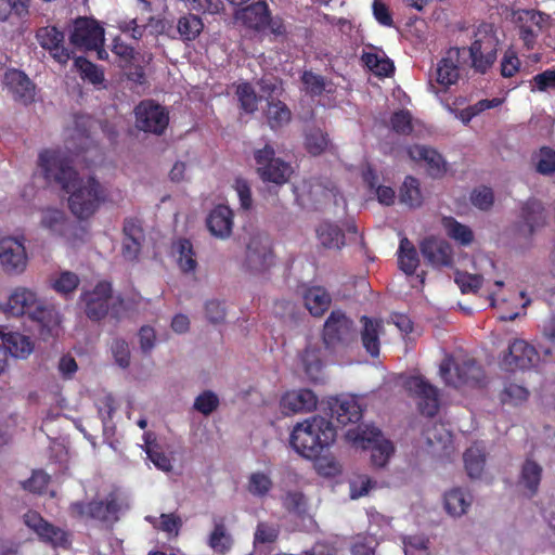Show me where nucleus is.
Segmentation results:
<instances>
[{
	"label": "nucleus",
	"instance_id": "47",
	"mask_svg": "<svg viewBox=\"0 0 555 555\" xmlns=\"http://www.w3.org/2000/svg\"><path fill=\"white\" fill-rule=\"evenodd\" d=\"M272 488L273 482L269 475L262 472H256L249 476L247 490L254 496L263 498Z\"/></svg>",
	"mask_w": 555,
	"mask_h": 555
},
{
	"label": "nucleus",
	"instance_id": "46",
	"mask_svg": "<svg viewBox=\"0 0 555 555\" xmlns=\"http://www.w3.org/2000/svg\"><path fill=\"white\" fill-rule=\"evenodd\" d=\"M361 60L363 64L379 76H389L393 73V63L375 52H363Z\"/></svg>",
	"mask_w": 555,
	"mask_h": 555
},
{
	"label": "nucleus",
	"instance_id": "43",
	"mask_svg": "<svg viewBox=\"0 0 555 555\" xmlns=\"http://www.w3.org/2000/svg\"><path fill=\"white\" fill-rule=\"evenodd\" d=\"M235 94L244 113L254 114L258 109L259 98L249 82L237 85Z\"/></svg>",
	"mask_w": 555,
	"mask_h": 555
},
{
	"label": "nucleus",
	"instance_id": "12",
	"mask_svg": "<svg viewBox=\"0 0 555 555\" xmlns=\"http://www.w3.org/2000/svg\"><path fill=\"white\" fill-rule=\"evenodd\" d=\"M24 522L37 533L40 541L53 547L67 548L70 545L67 531L49 522L35 511H29L24 515Z\"/></svg>",
	"mask_w": 555,
	"mask_h": 555
},
{
	"label": "nucleus",
	"instance_id": "2",
	"mask_svg": "<svg viewBox=\"0 0 555 555\" xmlns=\"http://www.w3.org/2000/svg\"><path fill=\"white\" fill-rule=\"evenodd\" d=\"M335 438L336 429L332 422L314 415L294 426L289 443L302 457L317 460L328 450Z\"/></svg>",
	"mask_w": 555,
	"mask_h": 555
},
{
	"label": "nucleus",
	"instance_id": "18",
	"mask_svg": "<svg viewBox=\"0 0 555 555\" xmlns=\"http://www.w3.org/2000/svg\"><path fill=\"white\" fill-rule=\"evenodd\" d=\"M538 359L535 349L522 339H515L508 346V352L502 360L507 371L530 369Z\"/></svg>",
	"mask_w": 555,
	"mask_h": 555
},
{
	"label": "nucleus",
	"instance_id": "38",
	"mask_svg": "<svg viewBox=\"0 0 555 555\" xmlns=\"http://www.w3.org/2000/svg\"><path fill=\"white\" fill-rule=\"evenodd\" d=\"M399 201L411 208H417L423 204L421 183L415 177H405L399 190Z\"/></svg>",
	"mask_w": 555,
	"mask_h": 555
},
{
	"label": "nucleus",
	"instance_id": "1",
	"mask_svg": "<svg viewBox=\"0 0 555 555\" xmlns=\"http://www.w3.org/2000/svg\"><path fill=\"white\" fill-rule=\"evenodd\" d=\"M38 165L47 180L55 181L69 193L68 206L78 219H89L106 201V189L94 177L80 178L72 160L60 151H42L39 154Z\"/></svg>",
	"mask_w": 555,
	"mask_h": 555
},
{
	"label": "nucleus",
	"instance_id": "22",
	"mask_svg": "<svg viewBox=\"0 0 555 555\" xmlns=\"http://www.w3.org/2000/svg\"><path fill=\"white\" fill-rule=\"evenodd\" d=\"M519 218L530 236L547 224V211L543 203L535 197H530L521 204Z\"/></svg>",
	"mask_w": 555,
	"mask_h": 555
},
{
	"label": "nucleus",
	"instance_id": "9",
	"mask_svg": "<svg viewBox=\"0 0 555 555\" xmlns=\"http://www.w3.org/2000/svg\"><path fill=\"white\" fill-rule=\"evenodd\" d=\"M275 263L272 241L268 234L250 236L246 246L245 267L254 273H263Z\"/></svg>",
	"mask_w": 555,
	"mask_h": 555
},
{
	"label": "nucleus",
	"instance_id": "30",
	"mask_svg": "<svg viewBox=\"0 0 555 555\" xmlns=\"http://www.w3.org/2000/svg\"><path fill=\"white\" fill-rule=\"evenodd\" d=\"M40 225L48 230L51 235L66 237L72 222L61 209L47 208L42 210Z\"/></svg>",
	"mask_w": 555,
	"mask_h": 555
},
{
	"label": "nucleus",
	"instance_id": "41",
	"mask_svg": "<svg viewBox=\"0 0 555 555\" xmlns=\"http://www.w3.org/2000/svg\"><path fill=\"white\" fill-rule=\"evenodd\" d=\"M331 144L328 134L320 128H311L305 134V147L312 156L323 154Z\"/></svg>",
	"mask_w": 555,
	"mask_h": 555
},
{
	"label": "nucleus",
	"instance_id": "58",
	"mask_svg": "<svg viewBox=\"0 0 555 555\" xmlns=\"http://www.w3.org/2000/svg\"><path fill=\"white\" fill-rule=\"evenodd\" d=\"M50 482V476L43 470H35L30 478L23 482V487L25 490H28L33 493L41 494L43 493Z\"/></svg>",
	"mask_w": 555,
	"mask_h": 555
},
{
	"label": "nucleus",
	"instance_id": "52",
	"mask_svg": "<svg viewBox=\"0 0 555 555\" xmlns=\"http://www.w3.org/2000/svg\"><path fill=\"white\" fill-rule=\"evenodd\" d=\"M79 282L80 280L76 273L70 271H63L59 278L54 280L53 288L59 294L68 296L77 289Z\"/></svg>",
	"mask_w": 555,
	"mask_h": 555
},
{
	"label": "nucleus",
	"instance_id": "55",
	"mask_svg": "<svg viewBox=\"0 0 555 555\" xmlns=\"http://www.w3.org/2000/svg\"><path fill=\"white\" fill-rule=\"evenodd\" d=\"M424 435L431 447L439 444L446 448L452 440L451 433L444 428L443 424H434L425 430Z\"/></svg>",
	"mask_w": 555,
	"mask_h": 555
},
{
	"label": "nucleus",
	"instance_id": "54",
	"mask_svg": "<svg viewBox=\"0 0 555 555\" xmlns=\"http://www.w3.org/2000/svg\"><path fill=\"white\" fill-rule=\"evenodd\" d=\"M521 62L517 55V52L508 48L501 60L500 73L504 78L514 77L520 69Z\"/></svg>",
	"mask_w": 555,
	"mask_h": 555
},
{
	"label": "nucleus",
	"instance_id": "26",
	"mask_svg": "<svg viewBox=\"0 0 555 555\" xmlns=\"http://www.w3.org/2000/svg\"><path fill=\"white\" fill-rule=\"evenodd\" d=\"M421 253L433 267H450L452 264V250L446 241L427 237L421 243Z\"/></svg>",
	"mask_w": 555,
	"mask_h": 555
},
{
	"label": "nucleus",
	"instance_id": "33",
	"mask_svg": "<svg viewBox=\"0 0 555 555\" xmlns=\"http://www.w3.org/2000/svg\"><path fill=\"white\" fill-rule=\"evenodd\" d=\"M214 529L208 538V545L219 554L228 553L232 545V535L228 532L224 517H214Z\"/></svg>",
	"mask_w": 555,
	"mask_h": 555
},
{
	"label": "nucleus",
	"instance_id": "45",
	"mask_svg": "<svg viewBox=\"0 0 555 555\" xmlns=\"http://www.w3.org/2000/svg\"><path fill=\"white\" fill-rule=\"evenodd\" d=\"M443 225L448 235L461 245L467 246L474 241V234L470 228L460 223L454 218H444Z\"/></svg>",
	"mask_w": 555,
	"mask_h": 555
},
{
	"label": "nucleus",
	"instance_id": "61",
	"mask_svg": "<svg viewBox=\"0 0 555 555\" xmlns=\"http://www.w3.org/2000/svg\"><path fill=\"white\" fill-rule=\"evenodd\" d=\"M376 486V481L366 475H360L350 481L351 499H359L366 495L372 488Z\"/></svg>",
	"mask_w": 555,
	"mask_h": 555
},
{
	"label": "nucleus",
	"instance_id": "6",
	"mask_svg": "<svg viewBox=\"0 0 555 555\" xmlns=\"http://www.w3.org/2000/svg\"><path fill=\"white\" fill-rule=\"evenodd\" d=\"M257 172L262 181L278 185L286 183L293 173L292 166L281 158L275 157L272 145L266 144L254 152Z\"/></svg>",
	"mask_w": 555,
	"mask_h": 555
},
{
	"label": "nucleus",
	"instance_id": "48",
	"mask_svg": "<svg viewBox=\"0 0 555 555\" xmlns=\"http://www.w3.org/2000/svg\"><path fill=\"white\" fill-rule=\"evenodd\" d=\"M75 66L80 73L82 79H87L94 85L101 83L104 80L103 72L99 69L95 64L83 56H78L75 59Z\"/></svg>",
	"mask_w": 555,
	"mask_h": 555
},
{
	"label": "nucleus",
	"instance_id": "20",
	"mask_svg": "<svg viewBox=\"0 0 555 555\" xmlns=\"http://www.w3.org/2000/svg\"><path fill=\"white\" fill-rule=\"evenodd\" d=\"M36 323L37 331L43 340L53 336L61 323V318L54 306L41 300L31 310L28 318Z\"/></svg>",
	"mask_w": 555,
	"mask_h": 555
},
{
	"label": "nucleus",
	"instance_id": "56",
	"mask_svg": "<svg viewBox=\"0 0 555 555\" xmlns=\"http://www.w3.org/2000/svg\"><path fill=\"white\" fill-rule=\"evenodd\" d=\"M535 169L543 176H551L555 172V150L543 146L538 154Z\"/></svg>",
	"mask_w": 555,
	"mask_h": 555
},
{
	"label": "nucleus",
	"instance_id": "63",
	"mask_svg": "<svg viewBox=\"0 0 555 555\" xmlns=\"http://www.w3.org/2000/svg\"><path fill=\"white\" fill-rule=\"evenodd\" d=\"M206 318L209 322L221 323L225 318V309L222 302L218 300H208L205 305Z\"/></svg>",
	"mask_w": 555,
	"mask_h": 555
},
{
	"label": "nucleus",
	"instance_id": "60",
	"mask_svg": "<svg viewBox=\"0 0 555 555\" xmlns=\"http://www.w3.org/2000/svg\"><path fill=\"white\" fill-rule=\"evenodd\" d=\"M390 125L395 132L409 134L412 131V117L408 111L395 112L390 118Z\"/></svg>",
	"mask_w": 555,
	"mask_h": 555
},
{
	"label": "nucleus",
	"instance_id": "28",
	"mask_svg": "<svg viewBox=\"0 0 555 555\" xmlns=\"http://www.w3.org/2000/svg\"><path fill=\"white\" fill-rule=\"evenodd\" d=\"M206 224L214 236L227 238L232 233L233 211L225 205H218L209 212Z\"/></svg>",
	"mask_w": 555,
	"mask_h": 555
},
{
	"label": "nucleus",
	"instance_id": "24",
	"mask_svg": "<svg viewBox=\"0 0 555 555\" xmlns=\"http://www.w3.org/2000/svg\"><path fill=\"white\" fill-rule=\"evenodd\" d=\"M39 302L36 293L33 291L20 287L16 288L8 301L3 306V312L11 317H24L29 318L31 310Z\"/></svg>",
	"mask_w": 555,
	"mask_h": 555
},
{
	"label": "nucleus",
	"instance_id": "37",
	"mask_svg": "<svg viewBox=\"0 0 555 555\" xmlns=\"http://www.w3.org/2000/svg\"><path fill=\"white\" fill-rule=\"evenodd\" d=\"M398 266L406 275H413L420 266L418 254L413 243L403 237L398 249Z\"/></svg>",
	"mask_w": 555,
	"mask_h": 555
},
{
	"label": "nucleus",
	"instance_id": "50",
	"mask_svg": "<svg viewBox=\"0 0 555 555\" xmlns=\"http://www.w3.org/2000/svg\"><path fill=\"white\" fill-rule=\"evenodd\" d=\"M280 535V527L278 525L268 524L264 521L258 522L254 534V544H270L274 543Z\"/></svg>",
	"mask_w": 555,
	"mask_h": 555
},
{
	"label": "nucleus",
	"instance_id": "13",
	"mask_svg": "<svg viewBox=\"0 0 555 555\" xmlns=\"http://www.w3.org/2000/svg\"><path fill=\"white\" fill-rule=\"evenodd\" d=\"M27 253L24 242L12 236L0 240V263L8 274H20L27 266Z\"/></svg>",
	"mask_w": 555,
	"mask_h": 555
},
{
	"label": "nucleus",
	"instance_id": "15",
	"mask_svg": "<svg viewBox=\"0 0 555 555\" xmlns=\"http://www.w3.org/2000/svg\"><path fill=\"white\" fill-rule=\"evenodd\" d=\"M70 42L79 48L96 50L104 42V29L94 20L79 17L70 34Z\"/></svg>",
	"mask_w": 555,
	"mask_h": 555
},
{
	"label": "nucleus",
	"instance_id": "29",
	"mask_svg": "<svg viewBox=\"0 0 555 555\" xmlns=\"http://www.w3.org/2000/svg\"><path fill=\"white\" fill-rule=\"evenodd\" d=\"M360 322L362 323L360 333L362 346L372 358H376L379 356V335L384 327L383 321L362 315Z\"/></svg>",
	"mask_w": 555,
	"mask_h": 555
},
{
	"label": "nucleus",
	"instance_id": "34",
	"mask_svg": "<svg viewBox=\"0 0 555 555\" xmlns=\"http://www.w3.org/2000/svg\"><path fill=\"white\" fill-rule=\"evenodd\" d=\"M317 236L325 248L341 249L345 246V233L336 223L330 221L320 223L317 228Z\"/></svg>",
	"mask_w": 555,
	"mask_h": 555
},
{
	"label": "nucleus",
	"instance_id": "49",
	"mask_svg": "<svg viewBox=\"0 0 555 555\" xmlns=\"http://www.w3.org/2000/svg\"><path fill=\"white\" fill-rule=\"evenodd\" d=\"M305 91L310 96H319L325 91L326 81L321 75L305 70L300 77Z\"/></svg>",
	"mask_w": 555,
	"mask_h": 555
},
{
	"label": "nucleus",
	"instance_id": "40",
	"mask_svg": "<svg viewBox=\"0 0 555 555\" xmlns=\"http://www.w3.org/2000/svg\"><path fill=\"white\" fill-rule=\"evenodd\" d=\"M178 267L183 273H194L197 268L196 253L189 238H180L176 243Z\"/></svg>",
	"mask_w": 555,
	"mask_h": 555
},
{
	"label": "nucleus",
	"instance_id": "17",
	"mask_svg": "<svg viewBox=\"0 0 555 555\" xmlns=\"http://www.w3.org/2000/svg\"><path fill=\"white\" fill-rule=\"evenodd\" d=\"M36 40L60 64H66L70 51L64 46L65 35L56 26H42L36 30Z\"/></svg>",
	"mask_w": 555,
	"mask_h": 555
},
{
	"label": "nucleus",
	"instance_id": "31",
	"mask_svg": "<svg viewBox=\"0 0 555 555\" xmlns=\"http://www.w3.org/2000/svg\"><path fill=\"white\" fill-rule=\"evenodd\" d=\"M331 295L322 286H311L304 293L305 307L313 317H322L330 308Z\"/></svg>",
	"mask_w": 555,
	"mask_h": 555
},
{
	"label": "nucleus",
	"instance_id": "36",
	"mask_svg": "<svg viewBox=\"0 0 555 555\" xmlns=\"http://www.w3.org/2000/svg\"><path fill=\"white\" fill-rule=\"evenodd\" d=\"M176 28L180 40L184 42L194 41L202 34L204 22L195 14L186 13L178 18Z\"/></svg>",
	"mask_w": 555,
	"mask_h": 555
},
{
	"label": "nucleus",
	"instance_id": "39",
	"mask_svg": "<svg viewBox=\"0 0 555 555\" xmlns=\"http://www.w3.org/2000/svg\"><path fill=\"white\" fill-rule=\"evenodd\" d=\"M470 495L460 488H454L444 494V508L451 516H462L470 506Z\"/></svg>",
	"mask_w": 555,
	"mask_h": 555
},
{
	"label": "nucleus",
	"instance_id": "8",
	"mask_svg": "<svg viewBox=\"0 0 555 555\" xmlns=\"http://www.w3.org/2000/svg\"><path fill=\"white\" fill-rule=\"evenodd\" d=\"M135 127L144 132L160 135L169 125V113L154 100H142L134 107Z\"/></svg>",
	"mask_w": 555,
	"mask_h": 555
},
{
	"label": "nucleus",
	"instance_id": "5",
	"mask_svg": "<svg viewBox=\"0 0 555 555\" xmlns=\"http://www.w3.org/2000/svg\"><path fill=\"white\" fill-rule=\"evenodd\" d=\"M347 437L356 447L371 450V462L375 467H384L395 452L392 442L384 438L379 428L365 425L356 431L349 430Z\"/></svg>",
	"mask_w": 555,
	"mask_h": 555
},
{
	"label": "nucleus",
	"instance_id": "62",
	"mask_svg": "<svg viewBox=\"0 0 555 555\" xmlns=\"http://www.w3.org/2000/svg\"><path fill=\"white\" fill-rule=\"evenodd\" d=\"M529 391L517 384H509L503 390V402H509L513 404H518L528 399Z\"/></svg>",
	"mask_w": 555,
	"mask_h": 555
},
{
	"label": "nucleus",
	"instance_id": "23",
	"mask_svg": "<svg viewBox=\"0 0 555 555\" xmlns=\"http://www.w3.org/2000/svg\"><path fill=\"white\" fill-rule=\"evenodd\" d=\"M235 18L254 30L266 29L271 22V12L266 1L253 2L235 12Z\"/></svg>",
	"mask_w": 555,
	"mask_h": 555
},
{
	"label": "nucleus",
	"instance_id": "21",
	"mask_svg": "<svg viewBox=\"0 0 555 555\" xmlns=\"http://www.w3.org/2000/svg\"><path fill=\"white\" fill-rule=\"evenodd\" d=\"M331 416L335 417L337 423L346 426L351 423H358L362 418V406L354 396H339L331 399L328 402Z\"/></svg>",
	"mask_w": 555,
	"mask_h": 555
},
{
	"label": "nucleus",
	"instance_id": "19",
	"mask_svg": "<svg viewBox=\"0 0 555 555\" xmlns=\"http://www.w3.org/2000/svg\"><path fill=\"white\" fill-rule=\"evenodd\" d=\"M408 154L415 162L426 164L427 173L434 178H442L447 172V162L436 150L427 145L414 144L408 149Z\"/></svg>",
	"mask_w": 555,
	"mask_h": 555
},
{
	"label": "nucleus",
	"instance_id": "51",
	"mask_svg": "<svg viewBox=\"0 0 555 555\" xmlns=\"http://www.w3.org/2000/svg\"><path fill=\"white\" fill-rule=\"evenodd\" d=\"M470 202L472 204L483 211H488L492 208L494 204V194L491 188L486 185H481L475 188L470 193Z\"/></svg>",
	"mask_w": 555,
	"mask_h": 555
},
{
	"label": "nucleus",
	"instance_id": "3",
	"mask_svg": "<svg viewBox=\"0 0 555 555\" xmlns=\"http://www.w3.org/2000/svg\"><path fill=\"white\" fill-rule=\"evenodd\" d=\"M500 39L492 23H481L474 31V40L468 48L472 68L486 74L495 63Z\"/></svg>",
	"mask_w": 555,
	"mask_h": 555
},
{
	"label": "nucleus",
	"instance_id": "64",
	"mask_svg": "<svg viewBox=\"0 0 555 555\" xmlns=\"http://www.w3.org/2000/svg\"><path fill=\"white\" fill-rule=\"evenodd\" d=\"M124 238L144 240L141 221L137 218H127L122 227Z\"/></svg>",
	"mask_w": 555,
	"mask_h": 555
},
{
	"label": "nucleus",
	"instance_id": "44",
	"mask_svg": "<svg viewBox=\"0 0 555 555\" xmlns=\"http://www.w3.org/2000/svg\"><path fill=\"white\" fill-rule=\"evenodd\" d=\"M542 468L538 463L531 460L524 463L520 481L530 491L531 495L535 494L539 489Z\"/></svg>",
	"mask_w": 555,
	"mask_h": 555
},
{
	"label": "nucleus",
	"instance_id": "32",
	"mask_svg": "<svg viewBox=\"0 0 555 555\" xmlns=\"http://www.w3.org/2000/svg\"><path fill=\"white\" fill-rule=\"evenodd\" d=\"M269 127L276 131L288 125L292 120V112L288 106L279 99H268L264 112Z\"/></svg>",
	"mask_w": 555,
	"mask_h": 555
},
{
	"label": "nucleus",
	"instance_id": "57",
	"mask_svg": "<svg viewBox=\"0 0 555 555\" xmlns=\"http://www.w3.org/2000/svg\"><path fill=\"white\" fill-rule=\"evenodd\" d=\"M219 406V398L211 390L199 393L194 401V409L203 415H209Z\"/></svg>",
	"mask_w": 555,
	"mask_h": 555
},
{
	"label": "nucleus",
	"instance_id": "10",
	"mask_svg": "<svg viewBox=\"0 0 555 555\" xmlns=\"http://www.w3.org/2000/svg\"><path fill=\"white\" fill-rule=\"evenodd\" d=\"M120 506L114 494L105 500H93L90 502H73L69 512L76 518H89L101 522L116 521Z\"/></svg>",
	"mask_w": 555,
	"mask_h": 555
},
{
	"label": "nucleus",
	"instance_id": "4",
	"mask_svg": "<svg viewBox=\"0 0 555 555\" xmlns=\"http://www.w3.org/2000/svg\"><path fill=\"white\" fill-rule=\"evenodd\" d=\"M444 383L454 388L477 387L483 378L485 372L474 359L456 360L447 356L439 366Z\"/></svg>",
	"mask_w": 555,
	"mask_h": 555
},
{
	"label": "nucleus",
	"instance_id": "14",
	"mask_svg": "<svg viewBox=\"0 0 555 555\" xmlns=\"http://www.w3.org/2000/svg\"><path fill=\"white\" fill-rule=\"evenodd\" d=\"M2 85L15 102L28 105L35 101L36 86L23 70L17 68L7 69L2 78Z\"/></svg>",
	"mask_w": 555,
	"mask_h": 555
},
{
	"label": "nucleus",
	"instance_id": "53",
	"mask_svg": "<svg viewBox=\"0 0 555 555\" xmlns=\"http://www.w3.org/2000/svg\"><path fill=\"white\" fill-rule=\"evenodd\" d=\"M454 281L463 294H476L482 285L483 278L480 274L456 272Z\"/></svg>",
	"mask_w": 555,
	"mask_h": 555
},
{
	"label": "nucleus",
	"instance_id": "27",
	"mask_svg": "<svg viewBox=\"0 0 555 555\" xmlns=\"http://www.w3.org/2000/svg\"><path fill=\"white\" fill-rule=\"evenodd\" d=\"M460 50L457 48L450 49L446 56H443L437 64L436 81L443 89L457 82L460 78Z\"/></svg>",
	"mask_w": 555,
	"mask_h": 555
},
{
	"label": "nucleus",
	"instance_id": "16",
	"mask_svg": "<svg viewBox=\"0 0 555 555\" xmlns=\"http://www.w3.org/2000/svg\"><path fill=\"white\" fill-rule=\"evenodd\" d=\"M112 293V284L102 281L93 291L82 294L81 299L86 304L85 312L90 320L100 321L107 315Z\"/></svg>",
	"mask_w": 555,
	"mask_h": 555
},
{
	"label": "nucleus",
	"instance_id": "7",
	"mask_svg": "<svg viewBox=\"0 0 555 555\" xmlns=\"http://www.w3.org/2000/svg\"><path fill=\"white\" fill-rule=\"evenodd\" d=\"M356 338L353 321L341 310H333L326 319L322 339L327 349L346 347Z\"/></svg>",
	"mask_w": 555,
	"mask_h": 555
},
{
	"label": "nucleus",
	"instance_id": "59",
	"mask_svg": "<svg viewBox=\"0 0 555 555\" xmlns=\"http://www.w3.org/2000/svg\"><path fill=\"white\" fill-rule=\"evenodd\" d=\"M111 350L116 363L126 369L130 365L129 345L125 339L116 338L112 341Z\"/></svg>",
	"mask_w": 555,
	"mask_h": 555
},
{
	"label": "nucleus",
	"instance_id": "11",
	"mask_svg": "<svg viewBox=\"0 0 555 555\" xmlns=\"http://www.w3.org/2000/svg\"><path fill=\"white\" fill-rule=\"evenodd\" d=\"M405 389L416 399L420 413L426 417H434L439 411L438 388L422 376H411L405 382Z\"/></svg>",
	"mask_w": 555,
	"mask_h": 555
},
{
	"label": "nucleus",
	"instance_id": "35",
	"mask_svg": "<svg viewBox=\"0 0 555 555\" xmlns=\"http://www.w3.org/2000/svg\"><path fill=\"white\" fill-rule=\"evenodd\" d=\"M3 346H0L5 354L10 353L14 358H26L33 351V344L30 339L20 333H8L2 337Z\"/></svg>",
	"mask_w": 555,
	"mask_h": 555
},
{
	"label": "nucleus",
	"instance_id": "42",
	"mask_svg": "<svg viewBox=\"0 0 555 555\" xmlns=\"http://www.w3.org/2000/svg\"><path fill=\"white\" fill-rule=\"evenodd\" d=\"M463 459L467 475L473 479L479 478L485 468V453L477 447H470L465 451Z\"/></svg>",
	"mask_w": 555,
	"mask_h": 555
},
{
	"label": "nucleus",
	"instance_id": "25",
	"mask_svg": "<svg viewBox=\"0 0 555 555\" xmlns=\"http://www.w3.org/2000/svg\"><path fill=\"white\" fill-rule=\"evenodd\" d=\"M317 404L315 393L306 388L287 391L281 399V406L286 414L311 412Z\"/></svg>",
	"mask_w": 555,
	"mask_h": 555
}]
</instances>
